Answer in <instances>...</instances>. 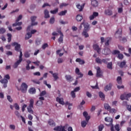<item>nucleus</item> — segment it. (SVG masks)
<instances>
[{"label":"nucleus","mask_w":131,"mask_h":131,"mask_svg":"<svg viewBox=\"0 0 131 131\" xmlns=\"http://www.w3.org/2000/svg\"><path fill=\"white\" fill-rule=\"evenodd\" d=\"M29 102L30 104L27 107L28 112H29V113H31V114H33L34 112L32 108H33V105H34V100H33V99H31Z\"/></svg>","instance_id":"obj_1"},{"label":"nucleus","mask_w":131,"mask_h":131,"mask_svg":"<svg viewBox=\"0 0 131 131\" xmlns=\"http://www.w3.org/2000/svg\"><path fill=\"white\" fill-rule=\"evenodd\" d=\"M12 47H14V50L16 52H20L21 51V45L17 42H13L11 43Z\"/></svg>","instance_id":"obj_2"},{"label":"nucleus","mask_w":131,"mask_h":131,"mask_svg":"<svg viewBox=\"0 0 131 131\" xmlns=\"http://www.w3.org/2000/svg\"><path fill=\"white\" fill-rule=\"evenodd\" d=\"M122 36V29L119 28L115 34L116 38H119L120 40Z\"/></svg>","instance_id":"obj_3"},{"label":"nucleus","mask_w":131,"mask_h":131,"mask_svg":"<svg viewBox=\"0 0 131 131\" xmlns=\"http://www.w3.org/2000/svg\"><path fill=\"white\" fill-rule=\"evenodd\" d=\"M131 97V93L126 94L124 93L123 94H122L120 96V99L122 100V101H123V100H126L127 101H128V98H130Z\"/></svg>","instance_id":"obj_4"},{"label":"nucleus","mask_w":131,"mask_h":131,"mask_svg":"<svg viewBox=\"0 0 131 131\" xmlns=\"http://www.w3.org/2000/svg\"><path fill=\"white\" fill-rule=\"evenodd\" d=\"M117 64L120 68H126V67H127L126 61H125V60H123L121 62H118Z\"/></svg>","instance_id":"obj_5"},{"label":"nucleus","mask_w":131,"mask_h":131,"mask_svg":"<svg viewBox=\"0 0 131 131\" xmlns=\"http://www.w3.org/2000/svg\"><path fill=\"white\" fill-rule=\"evenodd\" d=\"M10 75L9 74L6 75L4 76V79L1 80V83H8V79H10Z\"/></svg>","instance_id":"obj_6"},{"label":"nucleus","mask_w":131,"mask_h":131,"mask_svg":"<svg viewBox=\"0 0 131 131\" xmlns=\"http://www.w3.org/2000/svg\"><path fill=\"white\" fill-rule=\"evenodd\" d=\"M28 88V86L26 83H23L21 85V91L22 93H26V91H27V89Z\"/></svg>","instance_id":"obj_7"},{"label":"nucleus","mask_w":131,"mask_h":131,"mask_svg":"<svg viewBox=\"0 0 131 131\" xmlns=\"http://www.w3.org/2000/svg\"><path fill=\"white\" fill-rule=\"evenodd\" d=\"M97 73H96V77H101L103 76V73H102V71H101V68L99 67H98L96 68Z\"/></svg>","instance_id":"obj_8"},{"label":"nucleus","mask_w":131,"mask_h":131,"mask_svg":"<svg viewBox=\"0 0 131 131\" xmlns=\"http://www.w3.org/2000/svg\"><path fill=\"white\" fill-rule=\"evenodd\" d=\"M93 49L95 51H96L98 54H101V48L99 47V45H98V44L93 45Z\"/></svg>","instance_id":"obj_9"},{"label":"nucleus","mask_w":131,"mask_h":131,"mask_svg":"<svg viewBox=\"0 0 131 131\" xmlns=\"http://www.w3.org/2000/svg\"><path fill=\"white\" fill-rule=\"evenodd\" d=\"M65 78L66 79V80L67 81H68V82H72V81H73V80H74L73 78L70 75H66L65 76Z\"/></svg>","instance_id":"obj_10"},{"label":"nucleus","mask_w":131,"mask_h":131,"mask_svg":"<svg viewBox=\"0 0 131 131\" xmlns=\"http://www.w3.org/2000/svg\"><path fill=\"white\" fill-rule=\"evenodd\" d=\"M111 51L110 50V49L109 48H105L102 51V53L103 55H109L111 54Z\"/></svg>","instance_id":"obj_11"},{"label":"nucleus","mask_w":131,"mask_h":131,"mask_svg":"<svg viewBox=\"0 0 131 131\" xmlns=\"http://www.w3.org/2000/svg\"><path fill=\"white\" fill-rule=\"evenodd\" d=\"M36 18H37V17L35 16H33L31 17V25L32 26H33L34 25H37V23H35V20H36Z\"/></svg>","instance_id":"obj_12"},{"label":"nucleus","mask_w":131,"mask_h":131,"mask_svg":"<svg viewBox=\"0 0 131 131\" xmlns=\"http://www.w3.org/2000/svg\"><path fill=\"white\" fill-rule=\"evenodd\" d=\"M84 30L85 31H89L90 30V24L88 23H85V21L84 20Z\"/></svg>","instance_id":"obj_13"},{"label":"nucleus","mask_w":131,"mask_h":131,"mask_svg":"<svg viewBox=\"0 0 131 131\" xmlns=\"http://www.w3.org/2000/svg\"><path fill=\"white\" fill-rule=\"evenodd\" d=\"M99 16V13L94 12H93L92 15H90L89 17L90 20H94L96 17H98Z\"/></svg>","instance_id":"obj_14"},{"label":"nucleus","mask_w":131,"mask_h":131,"mask_svg":"<svg viewBox=\"0 0 131 131\" xmlns=\"http://www.w3.org/2000/svg\"><path fill=\"white\" fill-rule=\"evenodd\" d=\"M56 100V102H58V103H59L61 105H65V102H64V99H63V98L57 97Z\"/></svg>","instance_id":"obj_15"},{"label":"nucleus","mask_w":131,"mask_h":131,"mask_svg":"<svg viewBox=\"0 0 131 131\" xmlns=\"http://www.w3.org/2000/svg\"><path fill=\"white\" fill-rule=\"evenodd\" d=\"M105 121L106 122H110V124L111 125V126L112 125H113V119L110 118V117H105Z\"/></svg>","instance_id":"obj_16"},{"label":"nucleus","mask_w":131,"mask_h":131,"mask_svg":"<svg viewBox=\"0 0 131 131\" xmlns=\"http://www.w3.org/2000/svg\"><path fill=\"white\" fill-rule=\"evenodd\" d=\"M91 5L94 8H97L99 6V3L97 0H91Z\"/></svg>","instance_id":"obj_17"},{"label":"nucleus","mask_w":131,"mask_h":131,"mask_svg":"<svg viewBox=\"0 0 131 131\" xmlns=\"http://www.w3.org/2000/svg\"><path fill=\"white\" fill-rule=\"evenodd\" d=\"M112 89V83H110L108 85H106V86L104 87V91L105 92H108V91H111Z\"/></svg>","instance_id":"obj_18"},{"label":"nucleus","mask_w":131,"mask_h":131,"mask_svg":"<svg viewBox=\"0 0 131 131\" xmlns=\"http://www.w3.org/2000/svg\"><path fill=\"white\" fill-rule=\"evenodd\" d=\"M104 14L107 16H112L113 12H112V10L110 9H106L104 11Z\"/></svg>","instance_id":"obj_19"},{"label":"nucleus","mask_w":131,"mask_h":131,"mask_svg":"<svg viewBox=\"0 0 131 131\" xmlns=\"http://www.w3.org/2000/svg\"><path fill=\"white\" fill-rule=\"evenodd\" d=\"M83 115L84 117H85L86 120L87 121V122H89V121L90 120V119H91V117L90 116H88L89 114H88V113L86 112H84L83 113Z\"/></svg>","instance_id":"obj_20"},{"label":"nucleus","mask_w":131,"mask_h":131,"mask_svg":"<svg viewBox=\"0 0 131 131\" xmlns=\"http://www.w3.org/2000/svg\"><path fill=\"white\" fill-rule=\"evenodd\" d=\"M48 123L50 126H56V123H55V121H54V120L50 119L48 121Z\"/></svg>","instance_id":"obj_21"},{"label":"nucleus","mask_w":131,"mask_h":131,"mask_svg":"<svg viewBox=\"0 0 131 131\" xmlns=\"http://www.w3.org/2000/svg\"><path fill=\"white\" fill-rule=\"evenodd\" d=\"M58 33L60 34V36L58 39V42L59 43H62V42H63V33H62V32H61V31H58Z\"/></svg>","instance_id":"obj_22"},{"label":"nucleus","mask_w":131,"mask_h":131,"mask_svg":"<svg viewBox=\"0 0 131 131\" xmlns=\"http://www.w3.org/2000/svg\"><path fill=\"white\" fill-rule=\"evenodd\" d=\"M99 96L101 99L102 101H105V94H103L102 92H99Z\"/></svg>","instance_id":"obj_23"},{"label":"nucleus","mask_w":131,"mask_h":131,"mask_svg":"<svg viewBox=\"0 0 131 131\" xmlns=\"http://www.w3.org/2000/svg\"><path fill=\"white\" fill-rule=\"evenodd\" d=\"M44 14H45V18H46V19H48L50 18V12H49V10H48V9H46L44 11Z\"/></svg>","instance_id":"obj_24"},{"label":"nucleus","mask_w":131,"mask_h":131,"mask_svg":"<svg viewBox=\"0 0 131 131\" xmlns=\"http://www.w3.org/2000/svg\"><path fill=\"white\" fill-rule=\"evenodd\" d=\"M29 93L31 94V95H34V94H35V93H36V90H35V88H32L30 90H29Z\"/></svg>","instance_id":"obj_25"},{"label":"nucleus","mask_w":131,"mask_h":131,"mask_svg":"<svg viewBox=\"0 0 131 131\" xmlns=\"http://www.w3.org/2000/svg\"><path fill=\"white\" fill-rule=\"evenodd\" d=\"M82 15H80L79 14H78L76 17V20L78 22H81V20H82Z\"/></svg>","instance_id":"obj_26"},{"label":"nucleus","mask_w":131,"mask_h":131,"mask_svg":"<svg viewBox=\"0 0 131 131\" xmlns=\"http://www.w3.org/2000/svg\"><path fill=\"white\" fill-rule=\"evenodd\" d=\"M76 61L78 62V63H79V64L80 65H83V64H84V63H85V62L84 61V60H82L80 58H77L76 59Z\"/></svg>","instance_id":"obj_27"},{"label":"nucleus","mask_w":131,"mask_h":131,"mask_svg":"<svg viewBox=\"0 0 131 131\" xmlns=\"http://www.w3.org/2000/svg\"><path fill=\"white\" fill-rule=\"evenodd\" d=\"M75 72L77 75H80L79 77H82L83 76V74H81V73L79 72V69L76 68L75 69Z\"/></svg>","instance_id":"obj_28"},{"label":"nucleus","mask_w":131,"mask_h":131,"mask_svg":"<svg viewBox=\"0 0 131 131\" xmlns=\"http://www.w3.org/2000/svg\"><path fill=\"white\" fill-rule=\"evenodd\" d=\"M66 14H67V10H65L64 11H61V12L58 13V15L59 16H65V15H66Z\"/></svg>","instance_id":"obj_29"},{"label":"nucleus","mask_w":131,"mask_h":131,"mask_svg":"<svg viewBox=\"0 0 131 131\" xmlns=\"http://www.w3.org/2000/svg\"><path fill=\"white\" fill-rule=\"evenodd\" d=\"M32 36V35H31V33H30V32H28L25 36V39L26 40H27L28 39H29L30 37H31Z\"/></svg>","instance_id":"obj_30"},{"label":"nucleus","mask_w":131,"mask_h":131,"mask_svg":"<svg viewBox=\"0 0 131 131\" xmlns=\"http://www.w3.org/2000/svg\"><path fill=\"white\" fill-rule=\"evenodd\" d=\"M112 40V38L111 37L106 38V42H105V45L106 46H109V43Z\"/></svg>","instance_id":"obj_31"},{"label":"nucleus","mask_w":131,"mask_h":131,"mask_svg":"<svg viewBox=\"0 0 131 131\" xmlns=\"http://www.w3.org/2000/svg\"><path fill=\"white\" fill-rule=\"evenodd\" d=\"M20 63H21L20 60H17L13 66V68L16 69L19 65L20 64Z\"/></svg>","instance_id":"obj_32"},{"label":"nucleus","mask_w":131,"mask_h":131,"mask_svg":"<svg viewBox=\"0 0 131 131\" xmlns=\"http://www.w3.org/2000/svg\"><path fill=\"white\" fill-rule=\"evenodd\" d=\"M104 107L105 110H108V111H109V110L111 109V106H110V105L108 103H104Z\"/></svg>","instance_id":"obj_33"},{"label":"nucleus","mask_w":131,"mask_h":131,"mask_svg":"<svg viewBox=\"0 0 131 131\" xmlns=\"http://www.w3.org/2000/svg\"><path fill=\"white\" fill-rule=\"evenodd\" d=\"M117 81L119 84H122V79L121 78V77L118 76L117 78Z\"/></svg>","instance_id":"obj_34"},{"label":"nucleus","mask_w":131,"mask_h":131,"mask_svg":"<svg viewBox=\"0 0 131 131\" xmlns=\"http://www.w3.org/2000/svg\"><path fill=\"white\" fill-rule=\"evenodd\" d=\"M88 121L86 120V121H82L81 122V126L82 127H85V126H86V124H88Z\"/></svg>","instance_id":"obj_35"},{"label":"nucleus","mask_w":131,"mask_h":131,"mask_svg":"<svg viewBox=\"0 0 131 131\" xmlns=\"http://www.w3.org/2000/svg\"><path fill=\"white\" fill-rule=\"evenodd\" d=\"M7 35L8 37V42H11V41L12 40V34L10 33H7Z\"/></svg>","instance_id":"obj_36"},{"label":"nucleus","mask_w":131,"mask_h":131,"mask_svg":"<svg viewBox=\"0 0 131 131\" xmlns=\"http://www.w3.org/2000/svg\"><path fill=\"white\" fill-rule=\"evenodd\" d=\"M88 31H83L82 34L84 36V37H89V34L88 33Z\"/></svg>","instance_id":"obj_37"},{"label":"nucleus","mask_w":131,"mask_h":131,"mask_svg":"<svg viewBox=\"0 0 131 131\" xmlns=\"http://www.w3.org/2000/svg\"><path fill=\"white\" fill-rule=\"evenodd\" d=\"M107 69H110L111 70H112V62H110L107 63Z\"/></svg>","instance_id":"obj_38"},{"label":"nucleus","mask_w":131,"mask_h":131,"mask_svg":"<svg viewBox=\"0 0 131 131\" xmlns=\"http://www.w3.org/2000/svg\"><path fill=\"white\" fill-rule=\"evenodd\" d=\"M95 62H96L97 64H102V59L99 57H97L95 59Z\"/></svg>","instance_id":"obj_39"},{"label":"nucleus","mask_w":131,"mask_h":131,"mask_svg":"<svg viewBox=\"0 0 131 131\" xmlns=\"http://www.w3.org/2000/svg\"><path fill=\"white\" fill-rule=\"evenodd\" d=\"M58 11H59V9L56 8L55 10H51L50 11V13L51 14H53V15H55V14H57V13H58Z\"/></svg>","instance_id":"obj_40"},{"label":"nucleus","mask_w":131,"mask_h":131,"mask_svg":"<svg viewBox=\"0 0 131 131\" xmlns=\"http://www.w3.org/2000/svg\"><path fill=\"white\" fill-rule=\"evenodd\" d=\"M108 61H110V59L106 58V59H102V63H104V64H107Z\"/></svg>","instance_id":"obj_41"},{"label":"nucleus","mask_w":131,"mask_h":131,"mask_svg":"<svg viewBox=\"0 0 131 131\" xmlns=\"http://www.w3.org/2000/svg\"><path fill=\"white\" fill-rule=\"evenodd\" d=\"M49 23L50 24H54V23H55V17L54 16H52L50 19V21H49Z\"/></svg>","instance_id":"obj_42"},{"label":"nucleus","mask_w":131,"mask_h":131,"mask_svg":"<svg viewBox=\"0 0 131 131\" xmlns=\"http://www.w3.org/2000/svg\"><path fill=\"white\" fill-rule=\"evenodd\" d=\"M53 77L54 78V80H57V79H59V77L58 76V73H55L54 74H53Z\"/></svg>","instance_id":"obj_43"},{"label":"nucleus","mask_w":131,"mask_h":131,"mask_svg":"<svg viewBox=\"0 0 131 131\" xmlns=\"http://www.w3.org/2000/svg\"><path fill=\"white\" fill-rule=\"evenodd\" d=\"M67 6H68V4L62 3L60 5L59 8H60V9H63V8H64V7H67Z\"/></svg>","instance_id":"obj_44"},{"label":"nucleus","mask_w":131,"mask_h":131,"mask_svg":"<svg viewBox=\"0 0 131 131\" xmlns=\"http://www.w3.org/2000/svg\"><path fill=\"white\" fill-rule=\"evenodd\" d=\"M105 127L103 124H100L98 126V131H102L103 129Z\"/></svg>","instance_id":"obj_45"},{"label":"nucleus","mask_w":131,"mask_h":131,"mask_svg":"<svg viewBox=\"0 0 131 131\" xmlns=\"http://www.w3.org/2000/svg\"><path fill=\"white\" fill-rule=\"evenodd\" d=\"M43 83L45 84V85H47V86L48 88V89H51L52 86L51 85V84H48L47 80H44Z\"/></svg>","instance_id":"obj_46"},{"label":"nucleus","mask_w":131,"mask_h":131,"mask_svg":"<svg viewBox=\"0 0 131 131\" xmlns=\"http://www.w3.org/2000/svg\"><path fill=\"white\" fill-rule=\"evenodd\" d=\"M6 32V29L4 28H0V34H4Z\"/></svg>","instance_id":"obj_47"},{"label":"nucleus","mask_w":131,"mask_h":131,"mask_svg":"<svg viewBox=\"0 0 131 131\" xmlns=\"http://www.w3.org/2000/svg\"><path fill=\"white\" fill-rule=\"evenodd\" d=\"M92 89L93 90H98L99 89V86L98 84V82L96 83V85L95 86H91Z\"/></svg>","instance_id":"obj_48"},{"label":"nucleus","mask_w":131,"mask_h":131,"mask_svg":"<svg viewBox=\"0 0 131 131\" xmlns=\"http://www.w3.org/2000/svg\"><path fill=\"white\" fill-rule=\"evenodd\" d=\"M110 113H116V110L115 108H111L108 110Z\"/></svg>","instance_id":"obj_49"},{"label":"nucleus","mask_w":131,"mask_h":131,"mask_svg":"<svg viewBox=\"0 0 131 131\" xmlns=\"http://www.w3.org/2000/svg\"><path fill=\"white\" fill-rule=\"evenodd\" d=\"M46 48H49V45L48 43H45L42 46V50H46Z\"/></svg>","instance_id":"obj_50"},{"label":"nucleus","mask_w":131,"mask_h":131,"mask_svg":"<svg viewBox=\"0 0 131 131\" xmlns=\"http://www.w3.org/2000/svg\"><path fill=\"white\" fill-rule=\"evenodd\" d=\"M37 106H41L42 105V101L41 100H38L36 102Z\"/></svg>","instance_id":"obj_51"},{"label":"nucleus","mask_w":131,"mask_h":131,"mask_svg":"<svg viewBox=\"0 0 131 131\" xmlns=\"http://www.w3.org/2000/svg\"><path fill=\"white\" fill-rule=\"evenodd\" d=\"M77 9H79V11L81 12V11H82L83 7L81 6H80V5L78 4L77 5Z\"/></svg>","instance_id":"obj_52"},{"label":"nucleus","mask_w":131,"mask_h":131,"mask_svg":"<svg viewBox=\"0 0 131 131\" xmlns=\"http://www.w3.org/2000/svg\"><path fill=\"white\" fill-rule=\"evenodd\" d=\"M113 55H117L119 54H120V51H119V50H114L113 52Z\"/></svg>","instance_id":"obj_53"},{"label":"nucleus","mask_w":131,"mask_h":131,"mask_svg":"<svg viewBox=\"0 0 131 131\" xmlns=\"http://www.w3.org/2000/svg\"><path fill=\"white\" fill-rule=\"evenodd\" d=\"M118 58L120 60H122V59H123V54L119 53L118 55Z\"/></svg>","instance_id":"obj_54"},{"label":"nucleus","mask_w":131,"mask_h":131,"mask_svg":"<svg viewBox=\"0 0 131 131\" xmlns=\"http://www.w3.org/2000/svg\"><path fill=\"white\" fill-rule=\"evenodd\" d=\"M71 95L72 96L73 99H75V98H76V96L75 95V92L73 91L71 92Z\"/></svg>","instance_id":"obj_55"},{"label":"nucleus","mask_w":131,"mask_h":131,"mask_svg":"<svg viewBox=\"0 0 131 131\" xmlns=\"http://www.w3.org/2000/svg\"><path fill=\"white\" fill-rule=\"evenodd\" d=\"M7 100L10 102V103H12L13 102V99H12V97H11V96L8 95L7 96Z\"/></svg>","instance_id":"obj_56"},{"label":"nucleus","mask_w":131,"mask_h":131,"mask_svg":"<svg viewBox=\"0 0 131 131\" xmlns=\"http://www.w3.org/2000/svg\"><path fill=\"white\" fill-rule=\"evenodd\" d=\"M14 108L16 110H19L20 106H19V105H18V103H15L14 104Z\"/></svg>","instance_id":"obj_57"},{"label":"nucleus","mask_w":131,"mask_h":131,"mask_svg":"<svg viewBox=\"0 0 131 131\" xmlns=\"http://www.w3.org/2000/svg\"><path fill=\"white\" fill-rule=\"evenodd\" d=\"M115 128L116 129V131H119L120 130V129L119 128V124H116L115 126Z\"/></svg>","instance_id":"obj_58"},{"label":"nucleus","mask_w":131,"mask_h":131,"mask_svg":"<svg viewBox=\"0 0 131 131\" xmlns=\"http://www.w3.org/2000/svg\"><path fill=\"white\" fill-rule=\"evenodd\" d=\"M46 94H47V92H46V91H43L40 93L39 96H40V97H42L43 96H45V95H46Z\"/></svg>","instance_id":"obj_59"},{"label":"nucleus","mask_w":131,"mask_h":131,"mask_svg":"<svg viewBox=\"0 0 131 131\" xmlns=\"http://www.w3.org/2000/svg\"><path fill=\"white\" fill-rule=\"evenodd\" d=\"M26 107H27V104H25L23 105L22 108H21L23 112H24V111H25V108H26Z\"/></svg>","instance_id":"obj_60"},{"label":"nucleus","mask_w":131,"mask_h":131,"mask_svg":"<svg viewBox=\"0 0 131 131\" xmlns=\"http://www.w3.org/2000/svg\"><path fill=\"white\" fill-rule=\"evenodd\" d=\"M22 19V15H20L18 16L16 20V22H19V20H21Z\"/></svg>","instance_id":"obj_61"},{"label":"nucleus","mask_w":131,"mask_h":131,"mask_svg":"<svg viewBox=\"0 0 131 131\" xmlns=\"http://www.w3.org/2000/svg\"><path fill=\"white\" fill-rule=\"evenodd\" d=\"M57 62L58 63V64L63 63V59H62L61 58H59L57 60Z\"/></svg>","instance_id":"obj_62"},{"label":"nucleus","mask_w":131,"mask_h":131,"mask_svg":"<svg viewBox=\"0 0 131 131\" xmlns=\"http://www.w3.org/2000/svg\"><path fill=\"white\" fill-rule=\"evenodd\" d=\"M86 95L88 98H91L92 97V94L89 91L86 92Z\"/></svg>","instance_id":"obj_63"},{"label":"nucleus","mask_w":131,"mask_h":131,"mask_svg":"<svg viewBox=\"0 0 131 131\" xmlns=\"http://www.w3.org/2000/svg\"><path fill=\"white\" fill-rule=\"evenodd\" d=\"M25 58H29L30 57V54H29V53L26 52L25 53Z\"/></svg>","instance_id":"obj_64"}]
</instances>
